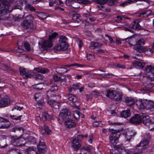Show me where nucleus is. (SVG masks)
Wrapping results in <instances>:
<instances>
[{"label":"nucleus","instance_id":"9d476101","mask_svg":"<svg viewBox=\"0 0 154 154\" xmlns=\"http://www.w3.org/2000/svg\"><path fill=\"white\" fill-rule=\"evenodd\" d=\"M130 122L134 124H140L142 122V118L139 114H135L133 117L130 119Z\"/></svg>","mask_w":154,"mask_h":154},{"label":"nucleus","instance_id":"a211bd4d","mask_svg":"<svg viewBox=\"0 0 154 154\" xmlns=\"http://www.w3.org/2000/svg\"><path fill=\"white\" fill-rule=\"evenodd\" d=\"M80 154H91V149L88 146L84 147L81 149Z\"/></svg>","mask_w":154,"mask_h":154},{"label":"nucleus","instance_id":"f257e3e1","mask_svg":"<svg viewBox=\"0 0 154 154\" xmlns=\"http://www.w3.org/2000/svg\"><path fill=\"white\" fill-rule=\"evenodd\" d=\"M106 96L112 99H113L116 101L122 100V95L120 92H118L114 91L107 90L106 91Z\"/></svg>","mask_w":154,"mask_h":154},{"label":"nucleus","instance_id":"72a5a7b5","mask_svg":"<svg viewBox=\"0 0 154 154\" xmlns=\"http://www.w3.org/2000/svg\"><path fill=\"white\" fill-rule=\"evenodd\" d=\"M145 70L147 72L153 73L154 72V66L152 65L147 66L146 67Z\"/></svg>","mask_w":154,"mask_h":154},{"label":"nucleus","instance_id":"c03bdc74","mask_svg":"<svg viewBox=\"0 0 154 154\" xmlns=\"http://www.w3.org/2000/svg\"><path fill=\"white\" fill-rule=\"evenodd\" d=\"M33 75V72H31V73H29L28 72H26V74H25L24 76H23V77L25 79H27L28 78H31L32 76Z\"/></svg>","mask_w":154,"mask_h":154},{"label":"nucleus","instance_id":"c9c22d12","mask_svg":"<svg viewBox=\"0 0 154 154\" xmlns=\"http://www.w3.org/2000/svg\"><path fill=\"white\" fill-rule=\"evenodd\" d=\"M48 117L49 118H51V116L49 115L48 113L46 112H44L43 113L42 119L43 121H46Z\"/></svg>","mask_w":154,"mask_h":154},{"label":"nucleus","instance_id":"ea45409f","mask_svg":"<svg viewBox=\"0 0 154 154\" xmlns=\"http://www.w3.org/2000/svg\"><path fill=\"white\" fill-rule=\"evenodd\" d=\"M43 84L42 83L36 84L32 86L33 88L38 90H41L43 89Z\"/></svg>","mask_w":154,"mask_h":154},{"label":"nucleus","instance_id":"680f3d73","mask_svg":"<svg viewBox=\"0 0 154 154\" xmlns=\"http://www.w3.org/2000/svg\"><path fill=\"white\" fill-rule=\"evenodd\" d=\"M113 147H114L115 149H121L122 151L124 150V151H125V149L124 148V147H123L122 146V145H116V146H112Z\"/></svg>","mask_w":154,"mask_h":154},{"label":"nucleus","instance_id":"6e6552de","mask_svg":"<svg viewBox=\"0 0 154 154\" xmlns=\"http://www.w3.org/2000/svg\"><path fill=\"white\" fill-rule=\"evenodd\" d=\"M146 82V84H147V86L145 87H143L141 90V91L143 92V93H148L149 92H151L152 88L153 87V85L151 83H147V82H150L151 81V79L150 78L147 79Z\"/></svg>","mask_w":154,"mask_h":154},{"label":"nucleus","instance_id":"58836bf2","mask_svg":"<svg viewBox=\"0 0 154 154\" xmlns=\"http://www.w3.org/2000/svg\"><path fill=\"white\" fill-rule=\"evenodd\" d=\"M79 88V85L78 84H77V85L73 84L72 86H70V88L69 89V92H71L72 91V90H74L75 91L76 89H78Z\"/></svg>","mask_w":154,"mask_h":154},{"label":"nucleus","instance_id":"1a4fd4ad","mask_svg":"<svg viewBox=\"0 0 154 154\" xmlns=\"http://www.w3.org/2000/svg\"><path fill=\"white\" fill-rule=\"evenodd\" d=\"M68 45L67 43H59L54 46V48L55 51H65L68 48Z\"/></svg>","mask_w":154,"mask_h":154},{"label":"nucleus","instance_id":"0eeeda50","mask_svg":"<svg viewBox=\"0 0 154 154\" xmlns=\"http://www.w3.org/2000/svg\"><path fill=\"white\" fill-rule=\"evenodd\" d=\"M82 145L81 141L78 139H74L72 142V147L74 151H77Z\"/></svg>","mask_w":154,"mask_h":154},{"label":"nucleus","instance_id":"3c124183","mask_svg":"<svg viewBox=\"0 0 154 154\" xmlns=\"http://www.w3.org/2000/svg\"><path fill=\"white\" fill-rule=\"evenodd\" d=\"M154 51V50H153V49L152 50L151 48L146 49L145 48L144 51H145V53L146 54L149 55L152 54L153 53Z\"/></svg>","mask_w":154,"mask_h":154},{"label":"nucleus","instance_id":"393cba45","mask_svg":"<svg viewBox=\"0 0 154 154\" xmlns=\"http://www.w3.org/2000/svg\"><path fill=\"white\" fill-rule=\"evenodd\" d=\"M134 48L135 50L139 53H141L143 52L145 50V48L144 47L140 46L139 45H135Z\"/></svg>","mask_w":154,"mask_h":154},{"label":"nucleus","instance_id":"5fc2aeb1","mask_svg":"<svg viewBox=\"0 0 154 154\" xmlns=\"http://www.w3.org/2000/svg\"><path fill=\"white\" fill-rule=\"evenodd\" d=\"M46 148H42L39 147V148H38V152L40 154H45L46 152Z\"/></svg>","mask_w":154,"mask_h":154},{"label":"nucleus","instance_id":"f03ea898","mask_svg":"<svg viewBox=\"0 0 154 154\" xmlns=\"http://www.w3.org/2000/svg\"><path fill=\"white\" fill-rule=\"evenodd\" d=\"M71 118V112L68 109H63L60 112L59 119L64 122Z\"/></svg>","mask_w":154,"mask_h":154},{"label":"nucleus","instance_id":"e433bc0d","mask_svg":"<svg viewBox=\"0 0 154 154\" xmlns=\"http://www.w3.org/2000/svg\"><path fill=\"white\" fill-rule=\"evenodd\" d=\"M149 141L147 140H145L143 139L142 140H141L140 143L138 144L139 145H141L142 147H144V146H147L149 144Z\"/></svg>","mask_w":154,"mask_h":154},{"label":"nucleus","instance_id":"052dcab7","mask_svg":"<svg viewBox=\"0 0 154 154\" xmlns=\"http://www.w3.org/2000/svg\"><path fill=\"white\" fill-rule=\"evenodd\" d=\"M57 35V33L56 32H54L49 36L48 39L51 41H53L52 40L55 38Z\"/></svg>","mask_w":154,"mask_h":154},{"label":"nucleus","instance_id":"39448f33","mask_svg":"<svg viewBox=\"0 0 154 154\" xmlns=\"http://www.w3.org/2000/svg\"><path fill=\"white\" fill-rule=\"evenodd\" d=\"M47 97L48 99L47 101V103L49 105H51L53 104V103L55 101V100L54 99L55 98V99L58 98H60V96L58 95H56L53 92H51L50 91H48L47 92Z\"/></svg>","mask_w":154,"mask_h":154},{"label":"nucleus","instance_id":"de8ad7c7","mask_svg":"<svg viewBox=\"0 0 154 154\" xmlns=\"http://www.w3.org/2000/svg\"><path fill=\"white\" fill-rule=\"evenodd\" d=\"M134 2V1H133L131 0H128V1L126 2H123L121 3L119 5L122 6H125V5H128V4H130Z\"/></svg>","mask_w":154,"mask_h":154},{"label":"nucleus","instance_id":"e2e57ef3","mask_svg":"<svg viewBox=\"0 0 154 154\" xmlns=\"http://www.w3.org/2000/svg\"><path fill=\"white\" fill-rule=\"evenodd\" d=\"M19 71L20 72V74L21 75H22L23 76H24L27 72L26 71V69L23 68H20Z\"/></svg>","mask_w":154,"mask_h":154},{"label":"nucleus","instance_id":"c756f323","mask_svg":"<svg viewBox=\"0 0 154 154\" xmlns=\"http://www.w3.org/2000/svg\"><path fill=\"white\" fill-rule=\"evenodd\" d=\"M7 154H22V153L18 149H12L7 152Z\"/></svg>","mask_w":154,"mask_h":154},{"label":"nucleus","instance_id":"37998d69","mask_svg":"<svg viewBox=\"0 0 154 154\" xmlns=\"http://www.w3.org/2000/svg\"><path fill=\"white\" fill-rule=\"evenodd\" d=\"M133 39L132 38H127L125 39H123V41H125V43H127L129 45H135V44H131V42L133 40Z\"/></svg>","mask_w":154,"mask_h":154},{"label":"nucleus","instance_id":"5701e85b","mask_svg":"<svg viewBox=\"0 0 154 154\" xmlns=\"http://www.w3.org/2000/svg\"><path fill=\"white\" fill-rule=\"evenodd\" d=\"M77 3V0H66V4L69 6H72L73 8H77L78 7L73 5L74 3Z\"/></svg>","mask_w":154,"mask_h":154},{"label":"nucleus","instance_id":"4468645a","mask_svg":"<svg viewBox=\"0 0 154 154\" xmlns=\"http://www.w3.org/2000/svg\"><path fill=\"white\" fill-rule=\"evenodd\" d=\"M65 126L69 128H72L76 126V124L74 120L71 118L64 122Z\"/></svg>","mask_w":154,"mask_h":154},{"label":"nucleus","instance_id":"ddd939ff","mask_svg":"<svg viewBox=\"0 0 154 154\" xmlns=\"http://www.w3.org/2000/svg\"><path fill=\"white\" fill-rule=\"evenodd\" d=\"M145 108L152 111H154V103L151 101L145 100Z\"/></svg>","mask_w":154,"mask_h":154},{"label":"nucleus","instance_id":"20e7f679","mask_svg":"<svg viewBox=\"0 0 154 154\" xmlns=\"http://www.w3.org/2000/svg\"><path fill=\"white\" fill-rule=\"evenodd\" d=\"M53 42V41H51L48 39V40L43 41L42 43L39 42V48H42L43 50L46 51L48 48L52 46Z\"/></svg>","mask_w":154,"mask_h":154},{"label":"nucleus","instance_id":"c85d7f7f","mask_svg":"<svg viewBox=\"0 0 154 154\" xmlns=\"http://www.w3.org/2000/svg\"><path fill=\"white\" fill-rule=\"evenodd\" d=\"M34 97L35 100L38 103L41 104L43 102V99L40 100L39 99H41V94L39 93H36L34 95Z\"/></svg>","mask_w":154,"mask_h":154},{"label":"nucleus","instance_id":"b1692460","mask_svg":"<svg viewBox=\"0 0 154 154\" xmlns=\"http://www.w3.org/2000/svg\"><path fill=\"white\" fill-rule=\"evenodd\" d=\"M142 147L141 145L138 146V144H137L134 149V152H135V154H140L142 153L143 152V148Z\"/></svg>","mask_w":154,"mask_h":154},{"label":"nucleus","instance_id":"49530a36","mask_svg":"<svg viewBox=\"0 0 154 154\" xmlns=\"http://www.w3.org/2000/svg\"><path fill=\"white\" fill-rule=\"evenodd\" d=\"M108 0H94L96 3L100 5H104L107 2Z\"/></svg>","mask_w":154,"mask_h":154},{"label":"nucleus","instance_id":"4d7b16f0","mask_svg":"<svg viewBox=\"0 0 154 154\" xmlns=\"http://www.w3.org/2000/svg\"><path fill=\"white\" fill-rule=\"evenodd\" d=\"M77 66L78 67H83L84 66V65H83L82 64H79L77 63H75L72 64H70L69 65H67L65 66L68 67H70L71 66Z\"/></svg>","mask_w":154,"mask_h":154},{"label":"nucleus","instance_id":"4c0bfd02","mask_svg":"<svg viewBox=\"0 0 154 154\" xmlns=\"http://www.w3.org/2000/svg\"><path fill=\"white\" fill-rule=\"evenodd\" d=\"M135 135V134H133V132L128 131L125 134L126 137L127 138V140H129L131 138V137Z\"/></svg>","mask_w":154,"mask_h":154},{"label":"nucleus","instance_id":"cd10ccee","mask_svg":"<svg viewBox=\"0 0 154 154\" xmlns=\"http://www.w3.org/2000/svg\"><path fill=\"white\" fill-rule=\"evenodd\" d=\"M134 24L132 25V28L134 29H140L141 27L139 24V22L137 20L133 21Z\"/></svg>","mask_w":154,"mask_h":154},{"label":"nucleus","instance_id":"dca6fc26","mask_svg":"<svg viewBox=\"0 0 154 154\" xmlns=\"http://www.w3.org/2000/svg\"><path fill=\"white\" fill-rule=\"evenodd\" d=\"M10 100L8 97L2 98L0 100V107L8 106L10 103Z\"/></svg>","mask_w":154,"mask_h":154},{"label":"nucleus","instance_id":"2f4dec72","mask_svg":"<svg viewBox=\"0 0 154 154\" xmlns=\"http://www.w3.org/2000/svg\"><path fill=\"white\" fill-rule=\"evenodd\" d=\"M109 139L111 145L112 146H115L119 141V140H117V139H115L114 140L113 139V138H112V137H109Z\"/></svg>","mask_w":154,"mask_h":154},{"label":"nucleus","instance_id":"79ce46f5","mask_svg":"<svg viewBox=\"0 0 154 154\" xmlns=\"http://www.w3.org/2000/svg\"><path fill=\"white\" fill-rule=\"evenodd\" d=\"M39 147H41V148H46L45 143L44 142L43 140L42 139L39 141V143L38 145V148H39Z\"/></svg>","mask_w":154,"mask_h":154},{"label":"nucleus","instance_id":"9b49d317","mask_svg":"<svg viewBox=\"0 0 154 154\" xmlns=\"http://www.w3.org/2000/svg\"><path fill=\"white\" fill-rule=\"evenodd\" d=\"M10 122L6 119L0 118V128H7L10 126Z\"/></svg>","mask_w":154,"mask_h":154},{"label":"nucleus","instance_id":"a878e982","mask_svg":"<svg viewBox=\"0 0 154 154\" xmlns=\"http://www.w3.org/2000/svg\"><path fill=\"white\" fill-rule=\"evenodd\" d=\"M130 109H128L126 110H124L121 113L122 117L127 118L130 116Z\"/></svg>","mask_w":154,"mask_h":154},{"label":"nucleus","instance_id":"13d9d810","mask_svg":"<svg viewBox=\"0 0 154 154\" xmlns=\"http://www.w3.org/2000/svg\"><path fill=\"white\" fill-rule=\"evenodd\" d=\"M58 89V88L57 85L56 84H54L53 85L51 86L49 90L51 92H54V91H56Z\"/></svg>","mask_w":154,"mask_h":154},{"label":"nucleus","instance_id":"f3484780","mask_svg":"<svg viewBox=\"0 0 154 154\" xmlns=\"http://www.w3.org/2000/svg\"><path fill=\"white\" fill-rule=\"evenodd\" d=\"M6 139V136L4 135L0 136V148H3L8 146Z\"/></svg>","mask_w":154,"mask_h":154},{"label":"nucleus","instance_id":"7ed1b4c3","mask_svg":"<svg viewBox=\"0 0 154 154\" xmlns=\"http://www.w3.org/2000/svg\"><path fill=\"white\" fill-rule=\"evenodd\" d=\"M143 122L145 125L149 127L150 130L154 129V121L152 122L149 117L144 113L142 114Z\"/></svg>","mask_w":154,"mask_h":154},{"label":"nucleus","instance_id":"603ef678","mask_svg":"<svg viewBox=\"0 0 154 154\" xmlns=\"http://www.w3.org/2000/svg\"><path fill=\"white\" fill-rule=\"evenodd\" d=\"M26 8L27 9L30 10L32 11H35V9L34 7L29 4H27L26 6Z\"/></svg>","mask_w":154,"mask_h":154},{"label":"nucleus","instance_id":"774afa93","mask_svg":"<svg viewBox=\"0 0 154 154\" xmlns=\"http://www.w3.org/2000/svg\"><path fill=\"white\" fill-rule=\"evenodd\" d=\"M26 19L25 20L29 21V22H32L33 20V17L31 15H29L26 17Z\"/></svg>","mask_w":154,"mask_h":154},{"label":"nucleus","instance_id":"f8f14e48","mask_svg":"<svg viewBox=\"0 0 154 154\" xmlns=\"http://www.w3.org/2000/svg\"><path fill=\"white\" fill-rule=\"evenodd\" d=\"M68 97L69 100L72 102L71 105L75 107L76 108L78 109L79 106H77L76 104L75 103L78 100V98L75 95L72 94H68Z\"/></svg>","mask_w":154,"mask_h":154},{"label":"nucleus","instance_id":"473e14b6","mask_svg":"<svg viewBox=\"0 0 154 154\" xmlns=\"http://www.w3.org/2000/svg\"><path fill=\"white\" fill-rule=\"evenodd\" d=\"M32 22H29V21L25 20L22 23V25L24 26H26V28H28L31 26Z\"/></svg>","mask_w":154,"mask_h":154},{"label":"nucleus","instance_id":"7c9ffc66","mask_svg":"<svg viewBox=\"0 0 154 154\" xmlns=\"http://www.w3.org/2000/svg\"><path fill=\"white\" fill-rule=\"evenodd\" d=\"M134 64L135 66H138L141 68H143L145 65V63L139 61H134Z\"/></svg>","mask_w":154,"mask_h":154},{"label":"nucleus","instance_id":"bb28decb","mask_svg":"<svg viewBox=\"0 0 154 154\" xmlns=\"http://www.w3.org/2000/svg\"><path fill=\"white\" fill-rule=\"evenodd\" d=\"M134 24L132 25V28L134 29H140L141 27L139 24V22L137 20L133 21Z\"/></svg>","mask_w":154,"mask_h":154},{"label":"nucleus","instance_id":"6ab92c4d","mask_svg":"<svg viewBox=\"0 0 154 154\" xmlns=\"http://www.w3.org/2000/svg\"><path fill=\"white\" fill-rule=\"evenodd\" d=\"M39 128L42 131L43 134H49L51 132V131L49 129L47 125H45L43 126H40Z\"/></svg>","mask_w":154,"mask_h":154},{"label":"nucleus","instance_id":"aec40b11","mask_svg":"<svg viewBox=\"0 0 154 154\" xmlns=\"http://www.w3.org/2000/svg\"><path fill=\"white\" fill-rule=\"evenodd\" d=\"M145 102V100L142 101L140 100H136L135 103L140 109H143L145 108V105L144 103Z\"/></svg>","mask_w":154,"mask_h":154},{"label":"nucleus","instance_id":"4be33fe9","mask_svg":"<svg viewBox=\"0 0 154 154\" xmlns=\"http://www.w3.org/2000/svg\"><path fill=\"white\" fill-rule=\"evenodd\" d=\"M125 102L127 105L129 106L133 105L134 103V99L131 97H127L125 99Z\"/></svg>","mask_w":154,"mask_h":154},{"label":"nucleus","instance_id":"a18cd8bd","mask_svg":"<svg viewBox=\"0 0 154 154\" xmlns=\"http://www.w3.org/2000/svg\"><path fill=\"white\" fill-rule=\"evenodd\" d=\"M28 139L30 142L32 144H35L36 143V140L35 138L32 136H29L28 137Z\"/></svg>","mask_w":154,"mask_h":154},{"label":"nucleus","instance_id":"423d86ee","mask_svg":"<svg viewBox=\"0 0 154 154\" xmlns=\"http://www.w3.org/2000/svg\"><path fill=\"white\" fill-rule=\"evenodd\" d=\"M11 140L13 144L15 146H19L24 145L25 140L23 138L20 137L16 138L14 137H12Z\"/></svg>","mask_w":154,"mask_h":154},{"label":"nucleus","instance_id":"412c9836","mask_svg":"<svg viewBox=\"0 0 154 154\" xmlns=\"http://www.w3.org/2000/svg\"><path fill=\"white\" fill-rule=\"evenodd\" d=\"M36 149L33 147H29L26 149L27 154H37Z\"/></svg>","mask_w":154,"mask_h":154},{"label":"nucleus","instance_id":"bf43d9fd","mask_svg":"<svg viewBox=\"0 0 154 154\" xmlns=\"http://www.w3.org/2000/svg\"><path fill=\"white\" fill-rule=\"evenodd\" d=\"M13 0H0V3L1 4H7V5L9 6L8 2H12Z\"/></svg>","mask_w":154,"mask_h":154},{"label":"nucleus","instance_id":"2eb2a0df","mask_svg":"<svg viewBox=\"0 0 154 154\" xmlns=\"http://www.w3.org/2000/svg\"><path fill=\"white\" fill-rule=\"evenodd\" d=\"M110 131H112V133L110 135L109 137H112L113 139H117L119 140V138L120 136V133L119 132L120 130H115L113 129H109Z\"/></svg>","mask_w":154,"mask_h":154},{"label":"nucleus","instance_id":"8fccbe9b","mask_svg":"<svg viewBox=\"0 0 154 154\" xmlns=\"http://www.w3.org/2000/svg\"><path fill=\"white\" fill-rule=\"evenodd\" d=\"M152 11L150 9H148L144 11L143 12L144 17H146L149 15H151Z\"/></svg>","mask_w":154,"mask_h":154},{"label":"nucleus","instance_id":"864d4df0","mask_svg":"<svg viewBox=\"0 0 154 154\" xmlns=\"http://www.w3.org/2000/svg\"><path fill=\"white\" fill-rule=\"evenodd\" d=\"M80 16L78 14H73L72 15V18L73 20L75 21V22H79V21L77 20V19H79V18Z\"/></svg>","mask_w":154,"mask_h":154},{"label":"nucleus","instance_id":"69168bd1","mask_svg":"<svg viewBox=\"0 0 154 154\" xmlns=\"http://www.w3.org/2000/svg\"><path fill=\"white\" fill-rule=\"evenodd\" d=\"M38 13L39 15H38V17L40 18L42 20H45L47 18V16L44 15V14L42 13H39L38 12H36Z\"/></svg>","mask_w":154,"mask_h":154},{"label":"nucleus","instance_id":"0e129e2a","mask_svg":"<svg viewBox=\"0 0 154 154\" xmlns=\"http://www.w3.org/2000/svg\"><path fill=\"white\" fill-rule=\"evenodd\" d=\"M150 136L149 133H146L143 135V139L150 141Z\"/></svg>","mask_w":154,"mask_h":154},{"label":"nucleus","instance_id":"09e8293b","mask_svg":"<svg viewBox=\"0 0 154 154\" xmlns=\"http://www.w3.org/2000/svg\"><path fill=\"white\" fill-rule=\"evenodd\" d=\"M77 3L84 5L90 4L91 2L88 0H77Z\"/></svg>","mask_w":154,"mask_h":154},{"label":"nucleus","instance_id":"338daca9","mask_svg":"<svg viewBox=\"0 0 154 154\" xmlns=\"http://www.w3.org/2000/svg\"><path fill=\"white\" fill-rule=\"evenodd\" d=\"M24 46L25 49L27 51H29L30 50V45L28 42H25L24 44Z\"/></svg>","mask_w":154,"mask_h":154},{"label":"nucleus","instance_id":"6e6d98bb","mask_svg":"<svg viewBox=\"0 0 154 154\" xmlns=\"http://www.w3.org/2000/svg\"><path fill=\"white\" fill-rule=\"evenodd\" d=\"M21 130L22 131V132L24 131L23 129L22 128H13L11 129V131L14 132H18L19 131H20Z\"/></svg>","mask_w":154,"mask_h":154},{"label":"nucleus","instance_id":"f704fd0d","mask_svg":"<svg viewBox=\"0 0 154 154\" xmlns=\"http://www.w3.org/2000/svg\"><path fill=\"white\" fill-rule=\"evenodd\" d=\"M67 38L64 36L61 35L59 37V43H67L66 41L67 40Z\"/></svg>","mask_w":154,"mask_h":154},{"label":"nucleus","instance_id":"a19ab883","mask_svg":"<svg viewBox=\"0 0 154 154\" xmlns=\"http://www.w3.org/2000/svg\"><path fill=\"white\" fill-rule=\"evenodd\" d=\"M24 14L23 12H21L20 14H19L17 17L18 18L16 19H14L15 21H20L22 20L24 18ZM14 20V19H13Z\"/></svg>","mask_w":154,"mask_h":154}]
</instances>
